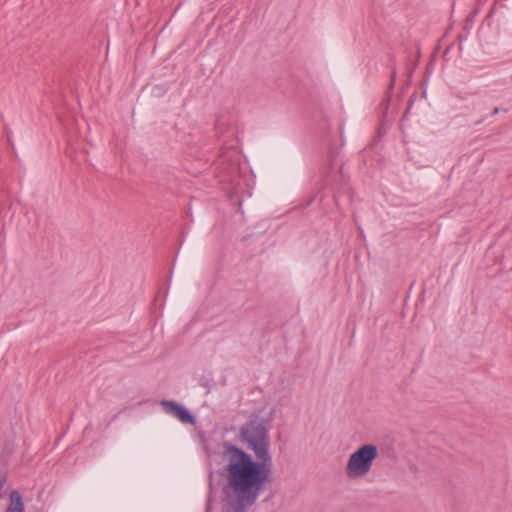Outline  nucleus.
<instances>
[{
	"label": "nucleus",
	"instance_id": "nucleus-1",
	"mask_svg": "<svg viewBox=\"0 0 512 512\" xmlns=\"http://www.w3.org/2000/svg\"><path fill=\"white\" fill-rule=\"evenodd\" d=\"M239 439L255 457L229 441L218 443L213 450L206 449L210 469L207 512L211 509L215 473L226 480L223 512H245L272 483L273 461L265 420L251 415L240 427Z\"/></svg>",
	"mask_w": 512,
	"mask_h": 512
},
{
	"label": "nucleus",
	"instance_id": "nucleus-2",
	"mask_svg": "<svg viewBox=\"0 0 512 512\" xmlns=\"http://www.w3.org/2000/svg\"><path fill=\"white\" fill-rule=\"evenodd\" d=\"M379 455L378 447L375 444H364L350 454L345 472L349 479H359L366 476Z\"/></svg>",
	"mask_w": 512,
	"mask_h": 512
},
{
	"label": "nucleus",
	"instance_id": "nucleus-3",
	"mask_svg": "<svg viewBox=\"0 0 512 512\" xmlns=\"http://www.w3.org/2000/svg\"><path fill=\"white\" fill-rule=\"evenodd\" d=\"M160 404L166 414L176 417L181 423L192 425L196 423L195 417L184 405L173 400H162Z\"/></svg>",
	"mask_w": 512,
	"mask_h": 512
},
{
	"label": "nucleus",
	"instance_id": "nucleus-4",
	"mask_svg": "<svg viewBox=\"0 0 512 512\" xmlns=\"http://www.w3.org/2000/svg\"><path fill=\"white\" fill-rule=\"evenodd\" d=\"M5 512H25L22 495L17 490H12L9 495V505Z\"/></svg>",
	"mask_w": 512,
	"mask_h": 512
},
{
	"label": "nucleus",
	"instance_id": "nucleus-5",
	"mask_svg": "<svg viewBox=\"0 0 512 512\" xmlns=\"http://www.w3.org/2000/svg\"><path fill=\"white\" fill-rule=\"evenodd\" d=\"M7 483V472L0 468V500L6 495L5 484Z\"/></svg>",
	"mask_w": 512,
	"mask_h": 512
},
{
	"label": "nucleus",
	"instance_id": "nucleus-6",
	"mask_svg": "<svg viewBox=\"0 0 512 512\" xmlns=\"http://www.w3.org/2000/svg\"><path fill=\"white\" fill-rule=\"evenodd\" d=\"M395 80H396V71H395V69H393L392 72H391V81H390V85H389V89L390 90L393 89L394 84H395Z\"/></svg>",
	"mask_w": 512,
	"mask_h": 512
},
{
	"label": "nucleus",
	"instance_id": "nucleus-7",
	"mask_svg": "<svg viewBox=\"0 0 512 512\" xmlns=\"http://www.w3.org/2000/svg\"><path fill=\"white\" fill-rule=\"evenodd\" d=\"M413 103H414V101H413V100H410V101H409L408 107H407L406 111L404 112L403 117H406V116H407V114L409 113V111H410V109H411V107H412Z\"/></svg>",
	"mask_w": 512,
	"mask_h": 512
},
{
	"label": "nucleus",
	"instance_id": "nucleus-8",
	"mask_svg": "<svg viewBox=\"0 0 512 512\" xmlns=\"http://www.w3.org/2000/svg\"><path fill=\"white\" fill-rule=\"evenodd\" d=\"M499 111H500V109H499L498 107H495V108L492 110L491 115H492V116H494V115L498 114V113H499Z\"/></svg>",
	"mask_w": 512,
	"mask_h": 512
}]
</instances>
